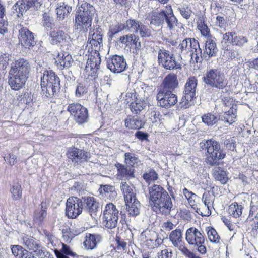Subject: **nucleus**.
<instances>
[{
  "instance_id": "09e8293b",
  "label": "nucleus",
  "mask_w": 258,
  "mask_h": 258,
  "mask_svg": "<svg viewBox=\"0 0 258 258\" xmlns=\"http://www.w3.org/2000/svg\"><path fill=\"white\" fill-rule=\"evenodd\" d=\"M207 235L209 240L212 243H219L220 237L215 229L212 227L207 228Z\"/></svg>"
},
{
  "instance_id": "6e6d98bb",
  "label": "nucleus",
  "mask_w": 258,
  "mask_h": 258,
  "mask_svg": "<svg viewBox=\"0 0 258 258\" xmlns=\"http://www.w3.org/2000/svg\"><path fill=\"white\" fill-rule=\"evenodd\" d=\"M235 32H228L224 34L223 36V41L222 44L223 47L226 48V44L229 43L233 45L234 35Z\"/></svg>"
},
{
  "instance_id": "e2e57ef3",
  "label": "nucleus",
  "mask_w": 258,
  "mask_h": 258,
  "mask_svg": "<svg viewBox=\"0 0 258 258\" xmlns=\"http://www.w3.org/2000/svg\"><path fill=\"white\" fill-rule=\"evenodd\" d=\"M178 10L182 16L186 19H188L192 14V12L190 8L188 7L179 8Z\"/></svg>"
},
{
  "instance_id": "680f3d73",
  "label": "nucleus",
  "mask_w": 258,
  "mask_h": 258,
  "mask_svg": "<svg viewBox=\"0 0 258 258\" xmlns=\"http://www.w3.org/2000/svg\"><path fill=\"white\" fill-rule=\"evenodd\" d=\"M215 25L220 28H224L226 26L227 21L226 17L217 16L214 21Z\"/></svg>"
},
{
  "instance_id": "4c0bfd02",
  "label": "nucleus",
  "mask_w": 258,
  "mask_h": 258,
  "mask_svg": "<svg viewBox=\"0 0 258 258\" xmlns=\"http://www.w3.org/2000/svg\"><path fill=\"white\" fill-rule=\"evenodd\" d=\"M144 123L138 118L127 117L125 120V126L130 129H139L143 127Z\"/></svg>"
},
{
  "instance_id": "b1692460",
  "label": "nucleus",
  "mask_w": 258,
  "mask_h": 258,
  "mask_svg": "<svg viewBox=\"0 0 258 258\" xmlns=\"http://www.w3.org/2000/svg\"><path fill=\"white\" fill-rule=\"evenodd\" d=\"M68 157L74 163L85 161L87 158V153L77 148H70L68 153Z\"/></svg>"
},
{
  "instance_id": "0e129e2a",
  "label": "nucleus",
  "mask_w": 258,
  "mask_h": 258,
  "mask_svg": "<svg viewBox=\"0 0 258 258\" xmlns=\"http://www.w3.org/2000/svg\"><path fill=\"white\" fill-rule=\"evenodd\" d=\"M87 92V89L85 85L82 83L78 85L76 90V96L80 97L84 95Z\"/></svg>"
},
{
  "instance_id": "f03ea898",
  "label": "nucleus",
  "mask_w": 258,
  "mask_h": 258,
  "mask_svg": "<svg viewBox=\"0 0 258 258\" xmlns=\"http://www.w3.org/2000/svg\"><path fill=\"white\" fill-rule=\"evenodd\" d=\"M185 240L189 245L196 247L200 253H206L205 237L202 231L195 227H190L186 231Z\"/></svg>"
},
{
  "instance_id": "5fc2aeb1",
  "label": "nucleus",
  "mask_w": 258,
  "mask_h": 258,
  "mask_svg": "<svg viewBox=\"0 0 258 258\" xmlns=\"http://www.w3.org/2000/svg\"><path fill=\"white\" fill-rule=\"evenodd\" d=\"M222 103L224 105V108H226L227 110H237L235 101L231 98L224 97L222 100Z\"/></svg>"
},
{
  "instance_id": "c03bdc74",
  "label": "nucleus",
  "mask_w": 258,
  "mask_h": 258,
  "mask_svg": "<svg viewBox=\"0 0 258 258\" xmlns=\"http://www.w3.org/2000/svg\"><path fill=\"white\" fill-rule=\"evenodd\" d=\"M223 110L224 111L223 118H222L223 120L229 124H231L235 121L237 113L236 109L227 110L226 108H223Z\"/></svg>"
},
{
  "instance_id": "4468645a",
  "label": "nucleus",
  "mask_w": 258,
  "mask_h": 258,
  "mask_svg": "<svg viewBox=\"0 0 258 258\" xmlns=\"http://www.w3.org/2000/svg\"><path fill=\"white\" fill-rule=\"evenodd\" d=\"M107 66L111 72L119 73L125 70L126 62L123 57L116 55L108 59Z\"/></svg>"
},
{
  "instance_id": "bf43d9fd",
  "label": "nucleus",
  "mask_w": 258,
  "mask_h": 258,
  "mask_svg": "<svg viewBox=\"0 0 258 258\" xmlns=\"http://www.w3.org/2000/svg\"><path fill=\"white\" fill-rule=\"evenodd\" d=\"M143 177L147 182L150 183L157 180L158 176L154 171H151L148 173H144Z\"/></svg>"
},
{
  "instance_id": "39448f33",
  "label": "nucleus",
  "mask_w": 258,
  "mask_h": 258,
  "mask_svg": "<svg viewBox=\"0 0 258 258\" xmlns=\"http://www.w3.org/2000/svg\"><path fill=\"white\" fill-rule=\"evenodd\" d=\"M119 211L112 203H109L106 205L103 215L102 223L108 229L115 228L118 223Z\"/></svg>"
},
{
  "instance_id": "8fccbe9b",
  "label": "nucleus",
  "mask_w": 258,
  "mask_h": 258,
  "mask_svg": "<svg viewBox=\"0 0 258 258\" xmlns=\"http://www.w3.org/2000/svg\"><path fill=\"white\" fill-rule=\"evenodd\" d=\"M23 243L28 249L33 251H34L38 245L33 237L28 236L23 238Z\"/></svg>"
},
{
  "instance_id": "bb28decb",
  "label": "nucleus",
  "mask_w": 258,
  "mask_h": 258,
  "mask_svg": "<svg viewBox=\"0 0 258 258\" xmlns=\"http://www.w3.org/2000/svg\"><path fill=\"white\" fill-rule=\"evenodd\" d=\"M126 209L128 215L132 216H136L140 213V203L136 198L135 200H130L125 201Z\"/></svg>"
},
{
  "instance_id": "49530a36",
  "label": "nucleus",
  "mask_w": 258,
  "mask_h": 258,
  "mask_svg": "<svg viewBox=\"0 0 258 258\" xmlns=\"http://www.w3.org/2000/svg\"><path fill=\"white\" fill-rule=\"evenodd\" d=\"M98 237H97L92 234H89L88 236H86V240L84 242V245L85 247L88 250H92L94 249L97 244L98 241H99Z\"/></svg>"
},
{
  "instance_id": "338daca9",
  "label": "nucleus",
  "mask_w": 258,
  "mask_h": 258,
  "mask_svg": "<svg viewBox=\"0 0 258 258\" xmlns=\"http://www.w3.org/2000/svg\"><path fill=\"white\" fill-rule=\"evenodd\" d=\"M21 188V186L18 184L15 185L13 186L11 192L13 197L15 199H18L21 197L22 192Z\"/></svg>"
},
{
  "instance_id": "cd10ccee",
  "label": "nucleus",
  "mask_w": 258,
  "mask_h": 258,
  "mask_svg": "<svg viewBox=\"0 0 258 258\" xmlns=\"http://www.w3.org/2000/svg\"><path fill=\"white\" fill-rule=\"evenodd\" d=\"M50 36L53 44L67 42L70 39V37L67 33L59 30L51 32Z\"/></svg>"
},
{
  "instance_id": "9b49d317",
  "label": "nucleus",
  "mask_w": 258,
  "mask_h": 258,
  "mask_svg": "<svg viewBox=\"0 0 258 258\" xmlns=\"http://www.w3.org/2000/svg\"><path fill=\"white\" fill-rule=\"evenodd\" d=\"M158 104L164 108H170L177 102V96L170 91H160L157 94Z\"/></svg>"
},
{
  "instance_id": "37998d69",
  "label": "nucleus",
  "mask_w": 258,
  "mask_h": 258,
  "mask_svg": "<svg viewBox=\"0 0 258 258\" xmlns=\"http://www.w3.org/2000/svg\"><path fill=\"white\" fill-rule=\"evenodd\" d=\"M214 200L215 195L213 191L205 192L203 195L202 201L208 210L213 207Z\"/></svg>"
},
{
  "instance_id": "7ed1b4c3",
  "label": "nucleus",
  "mask_w": 258,
  "mask_h": 258,
  "mask_svg": "<svg viewBox=\"0 0 258 258\" xmlns=\"http://www.w3.org/2000/svg\"><path fill=\"white\" fill-rule=\"evenodd\" d=\"M178 49L183 54L190 52L193 61L198 62L202 60V50L199 42L194 38H186L182 40L178 46Z\"/></svg>"
},
{
  "instance_id": "412c9836",
  "label": "nucleus",
  "mask_w": 258,
  "mask_h": 258,
  "mask_svg": "<svg viewBox=\"0 0 258 258\" xmlns=\"http://www.w3.org/2000/svg\"><path fill=\"white\" fill-rule=\"evenodd\" d=\"M55 63L60 69L68 68L73 62L71 55L68 52H61L54 54Z\"/></svg>"
},
{
  "instance_id": "864d4df0",
  "label": "nucleus",
  "mask_w": 258,
  "mask_h": 258,
  "mask_svg": "<svg viewBox=\"0 0 258 258\" xmlns=\"http://www.w3.org/2000/svg\"><path fill=\"white\" fill-rule=\"evenodd\" d=\"M183 194L188 201L190 206L195 208V201L198 198L197 196L185 188L183 189Z\"/></svg>"
},
{
  "instance_id": "c85d7f7f",
  "label": "nucleus",
  "mask_w": 258,
  "mask_h": 258,
  "mask_svg": "<svg viewBox=\"0 0 258 258\" xmlns=\"http://www.w3.org/2000/svg\"><path fill=\"white\" fill-rule=\"evenodd\" d=\"M56 10L58 19L63 20L71 12L72 7L63 2H59L57 4Z\"/></svg>"
},
{
  "instance_id": "3c124183",
  "label": "nucleus",
  "mask_w": 258,
  "mask_h": 258,
  "mask_svg": "<svg viewBox=\"0 0 258 258\" xmlns=\"http://www.w3.org/2000/svg\"><path fill=\"white\" fill-rule=\"evenodd\" d=\"M202 119L203 122L209 126H212L217 122V117L211 113L203 115Z\"/></svg>"
},
{
  "instance_id": "774afa93",
  "label": "nucleus",
  "mask_w": 258,
  "mask_h": 258,
  "mask_svg": "<svg viewBox=\"0 0 258 258\" xmlns=\"http://www.w3.org/2000/svg\"><path fill=\"white\" fill-rule=\"evenodd\" d=\"M12 252L13 254L15 256H20L22 255L24 251H26L24 250L23 248L20 245H13L11 248Z\"/></svg>"
},
{
  "instance_id": "f3484780",
  "label": "nucleus",
  "mask_w": 258,
  "mask_h": 258,
  "mask_svg": "<svg viewBox=\"0 0 258 258\" xmlns=\"http://www.w3.org/2000/svg\"><path fill=\"white\" fill-rule=\"evenodd\" d=\"M103 33L101 29L97 28L90 31L88 42L92 48V51L98 52L102 46Z\"/></svg>"
},
{
  "instance_id": "6e6552de",
  "label": "nucleus",
  "mask_w": 258,
  "mask_h": 258,
  "mask_svg": "<svg viewBox=\"0 0 258 258\" xmlns=\"http://www.w3.org/2000/svg\"><path fill=\"white\" fill-rule=\"evenodd\" d=\"M158 62L167 70H173L180 68V63L176 61L173 54L164 48L160 49L158 52Z\"/></svg>"
},
{
  "instance_id": "13d9d810",
  "label": "nucleus",
  "mask_w": 258,
  "mask_h": 258,
  "mask_svg": "<svg viewBox=\"0 0 258 258\" xmlns=\"http://www.w3.org/2000/svg\"><path fill=\"white\" fill-rule=\"evenodd\" d=\"M140 36L142 37H148L151 35V30L141 23L138 29Z\"/></svg>"
},
{
  "instance_id": "f257e3e1",
  "label": "nucleus",
  "mask_w": 258,
  "mask_h": 258,
  "mask_svg": "<svg viewBox=\"0 0 258 258\" xmlns=\"http://www.w3.org/2000/svg\"><path fill=\"white\" fill-rule=\"evenodd\" d=\"M41 79L42 92L47 97L53 95L59 89V78L52 70L44 71Z\"/></svg>"
},
{
  "instance_id": "4be33fe9",
  "label": "nucleus",
  "mask_w": 258,
  "mask_h": 258,
  "mask_svg": "<svg viewBox=\"0 0 258 258\" xmlns=\"http://www.w3.org/2000/svg\"><path fill=\"white\" fill-rule=\"evenodd\" d=\"M169 239L172 245L180 251L186 247L183 240L182 231L180 229H176L171 231L169 235Z\"/></svg>"
},
{
  "instance_id": "1a4fd4ad",
  "label": "nucleus",
  "mask_w": 258,
  "mask_h": 258,
  "mask_svg": "<svg viewBox=\"0 0 258 258\" xmlns=\"http://www.w3.org/2000/svg\"><path fill=\"white\" fill-rule=\"evenodd\" d=\"M67 110L74 116L75 120L79 124L87 121L88 112L87 109L79 103H72L69 105Z\"/></svg>"
},
{
  "instance_id": "a878e982",
  "label": "nucleus",
  "mask_w": 258,
  "mask_h": 258,
  "mask_svg": "<svg viewBox=\"0 0 258 258\" xmlns=\"http://www.w3.org/2000/svg\"><path fill=\"white\" fill-rule=\"evenodd\" d=\"M197 28L201 35L204 37L209 38L210 36V30L208 26L206 18L203 15L198 16L196 18Z\"/></svg>"
},
{
  "instance_id": "c756f323",
  "label": "nucleus",
  "mask_w": 258,
  "mask_h": 258,
  "mask_svg": "<svg viewBox=\"0 0 258 258\" xmlns=\"http://www.w3.org/2000/svg\"><path fill=\"white\" fill-rule=\"evenodd\" d=\"M163 85L164 88L174 89L178 86V82L176 74L171 73L164 78Z\"/></svg>"
},
{
  "instance_id": "58836bf2",
  "label": "nucleus",
  "mask_w": 258,
  "mask_h": 258,
  "mask_svg": "<svg viewBox=\"0 0 258 258\" xmlns=\"http://www.w3.org/2000/svg\"><path fill=\"white\" fill-rule=\"evenodd\" d=\"M99 191L105 197L109 198L110 200L115 198L117 193L115 190V187L113 186L105 185L100 187Z\"/></svg>"
},
{
  "instance_id": "dca6fc26",
  "label": "nucleus",
  "mask_w": 258,
  "mask_h": 258,
  "mask_svg": "<svg viewBox=\"0 0 258 258\" xmlns=\"http://www.w3.org/2000/svg\"><path fill=\"white\" fill-rule=\"evenodd\" d=\"M197 84L198 81L195 77H190L187 79L184 90V97L187 103L195 97Z\"/></svg>"
},
{
  "instance_id": "393cba45",
  "label": "nucleus",
  "mask_w": 258,
  "mask_h": 258,
  "mask_svg": "<svg viewBox=\"0 0 258 258\" xmlns=\"http://www.w3.org/2000/svg\"><path fill=\"white\" fill-rule=\"evenodd\" d=\"M117 176L120 180H126L134 177L135 170L132 167L118 164Z\"/></svg>"
},
{
  "instance_id": "7c9ffc66",
  "label": "nucleus",
  "mask_w": 258,
  "mask_h": 258,
  "mask_svg": "<svg viewBox=\"0 0 258 258\" xmlns=\"http://www.w3.org/2000/svg\"><path fill=\"white\" fill-rule=\"evenodd\" d=\"M121 190L124 196L125 201L130 200H135L136 198V194L134 191L133 186H130L125 182H122L120 186Z\"/></svg>"
},
{
  "instance_id": "9d476101",
  "label": "nucleus",
  "mask_w": 258,
  "mask_h": 258,
  "mask_svg": "<svg viewBox=\"0 0 258 258\" xmlns=\"http://www.w3.org/2000/svg\"><path fill=\"white\" fill-rule=\"evenodd\" d=\"M82 201L75 197L69 198L66 202V214L71 218H75L82 212Z\"/></svg>"
},
{
  "instance_id": "f8f14e48",
  "label": "nucleus",
  "mask_w": 258,
  "mask_h": 258,
  "mask_svg": "<svg viewBox=\"0 0 258 258\" xmlns=\"http://www.w3.org/2000/svg\"><path fill=\"white\" fill-rule=\"evenodd\" d=\"M8 83L13 90H19L25 85L28 76L14 71H9Z\"/></svg>"
},
{
  "instance_id": "69168bd1",
  "label": "nucleus",
  "mask_w": 258,
  "mask_h": 258,
  "mask_svg": "<svg viewBox=\"0 0 258 258\" xmlns=\"http://www.w3.org/2000/svg\"><path fill=\"white\" fill-rule=\"evenodd\" d=\"M134 37V34H127L121 36L119 39L120 42L126 46L132 45V41Z\"/></svg>"
},
{
  "instance_id": "72a5a7b5",
  "label": "nucleus",
  "mask_w": 258,
  "mask_h": 258,
  "mask_svg": "<svg viewBox=\"0 0 258 258\" xmlns=\"http://www.w3.org/2000/svg\"><path fill=\"white\" fill-rule=\"evenodd\" d=\"M86 207L90 216L94 218L96 215V212L98 210V203L96 202L95 198L91 197H87L85 199Z\"/></svg>"
},
{
  "instance_id": "052dcab7",
  "label": "nucleus",
  "mask_w": 258,
  "mask_h": 258,
  "mask_svg": "<svg viewBox=\"0 0 258 258\" xmlns=\"http://www.w3.org/2000/svg\"><path fill=\"white\" fill-rule=\"evenodd\" d=\"M246 42L247 39L246 37L241 35H237L235 33H234L233 45L241 46Z\"/></svg>"
},
{
  "instance_id": "a18cd8bd",
  "label": "nucleus",
  "mask_w": 258,
  "mask_h": 258,
  "mask_svg": "<svg viewBox=\"0 0 258 258\" xmlns=\"http://www.w3.org/2000/svg\"><path fill=\"white\" fill-rule=\"evenodd\" d=\"M146 106L147 103L145 101L137 98L130 104V108L133 112L137 114L146 107Z\"/></svg>"
},
{
  "instance_id": "aec40b11",
  "label": "nucleus",
  "mask_w": 258,
  "mask_h": 258,
  "mask_svg": "<svg viewBox=\"0 0 258 258\" xmlns=\"http://www.w3.org/2000/svg\"><path fill=\"white\" fill-rule=\"evenodd\" d=\"M30 70V66L29 61L23 58H19L12 62L10 70L28 76Z\"/></svg>"
},
{
  "instance_id": "de8ad7c7",
  "label": "nucleus",
  "mask_w": 258,
  "mask_h": 258,
  "mask_svg": "<svg viewBox=\"0 0 258 258\" xmlns=\"http://www.w3.org/2000/svg\"><path fill=\"white\" fill-rule=\"evenodd\" d=\"M158 258H171L172 252L166 245L157 247Z\"/></svg>"
},
{
  "instance_id": "473e14b6",
  "label": "nucleus",
  "mask_w": 258,
  "mask_h": 258,
  "mask_svg": "<svg viewBox=\"0 0 258 258\" xmlns=\"http://www.w3.org/2000/svg\"><path fill=\"white\" fill-rule=\"evenodd\" d=\"M95 12V9L93 6L87 3H84L79 7L77 13L89 17L91 19H92Z\"/></svg>"
},
{
  "instance_id": "4d7b16f0",
  "label": "nucleus",
  "mask_w": 258,
  "mask_h": 258,
  "mask_svg": "<svg viewBox=\"0 0 258 258\" xmlns=\"http://www.w3.org/2000/svg\"><path fill=\"white\" fill-rule=\"evenodd\" d=\"M137 98V97L136 92L134 90L128 91L124 96H123V100H124V103L126 104L129 103L131 104V103L133 102Z\"/></svg>"
},
{
  "instance_id": "2eb2a0df",
  "label": "nucleus",
  "mask_w": 258,
  "mask_h": 258,
  "mask_svg": "<svg viewBox=\"0 0 258 258\" xmlns=\"http://www.w3.org/2000/svg\"><path fill=\"white\" fill-rule=\"evenodd\" d=\"M149 205L152 207L168 194V192L159 185L154 184L149 188Z\"/></svg>"
},
{
  "instance_id": "e433bc0d",
  "label": "nucleus",
  "mask_w": 258,
  "mask_h": 258,
  "mask_svg": "<svg viewBox=\"0 0 258 258\" xmlns=\"http://www.w3.org/2000/svg\"><path fill=\"white\" fill-rule=\"evenodd\" d=\"M213 174L214 178L222 184H225L228 180L226 171L221 167H216L214 169Z\"/></svg>"
},
{
  "instance_id": "ea45409f",
  "label": "nucleus",
  "mask_w": 258,
  "mask_h": 258,
  "mask_svg": "<svg viewBox=\"0 0 258 258\" xmlns=\"http://www.w3.org/2000/svg\"><path fill=\"white\" fill-rule=\"evenodd\" d=\"M243 206L236 202L232 203L228 207L229 214L234 218H238L242 213Z\"/></svg>"
},
{
  "instance_id": "20e7f679",
  "label": "nucleus",
  "mask_w": 258,
  "mask_h": 258,
  "mask_svg": "<svg viewBox=\"0 0 258 258\" xmlns=\"http://www.w3.org/2000/svg\"><path fill=\"white\" fill-rule=\"evenodd\" d=\"M207 150V162L210 165L216 164L220 159L224 158L225 153L221 149L218 142L215 140H207L204 143Z\"/></svg>"
},
{
  "instance_id": "603ef678",
  "label": "nucleus",
  "mask_w": 258,
  "mask_h": 258,
  "mask_svg": "<svg viewBox=\"0 0 258 258\" xmlns=\"http://www.w3.org/2000/svg\"><path fill=\"white\" fill-rule=\"evenodd\" d=\"M141 22L134 19H129L126 21L125 24V29H130L131 31H134L138 32V29L140 27Z\"/></svg>"
},
{
  "instance_id": "2f4dec72",
  "label": "nucleus",
  "mask_w": 258,
  "mask_h": 258,
  "mask_svg": "<svg viewBox=\"0 0 258 258\" xmlns=\"http://www.w3.org/2000/svg\"><path fill=\"white\" fill-rule=\"evenodd\" d=\"M167 13L165 21L167 26L170 30H174L177 25V19L173 15L171 6H167Z\"/></svg>"
},
{
  "instance_id": "a19ab883",
  "label": "nucleus",
  "mask_w": 258,
  "mask_h": 258,
  "mask_svg": "<svg viewBox=\"0 0 258 258\" xmlns=\"http://www.w3.org/2000/svg\"><path fill=\"white\" fill-rule=\"evenodd\" d=\"M124 158V162L128 166L134 167L138 165L140 163V161L138 159V157L134 153H125Z\"/></svg>"
},
{
  "instance_id": "c9c22d12",
  "label": "nucleus",
  "mask_w": 258,
  "mask_h": 258,
  "mask_svg": "<svg viewBox=\"0 0 258 258\" xmlns=\"http://www.w3.org/2000/svg\"><path fill=\"white\" fill-rule=\"evenodd\" d=\"M218 51L215 41L211 38H208L205 43L204 53L209 57L214 56Z\"/></svg>"
},
{
  "instance_id": "a211bd4d",
  "label": "nucleus",
  "mask_w": 258,
  "mask_h": 258,
  "mask_svg": "<svg viewBox=\"0 0 258 258\" xmlns=\"http://www.w3.org/2000/svg\"><path fill=\"white\" fill-rule=\"evenodd\" d=\"M172 207L171 199L168 194L164 198L154 204L151 208L155 212H159L162 214L167 215L170 213Z\"/></svg>"
},
{
  "instance_id": "79ce46f5",
  "label": "nucleus",
  "mask_w": 258,
  "mask_h": 258,
  "mask_svg": "<svg viewBox=\"0 0 258 258\" xmlns=\"http://www.w3.org/2000/svg\"><path fill=\"white\" fill-rule=\"evenodd\" d=\"M124 29H125L124 24L116 22L109 26L108 35L110 38L112 39L114 35Z\"/></svg>"
},
{
  "instance_id": "ddd939ff",
  "label": "nucleus",
  "mask_w": 258,
  "mask_h": 258,
  "mask_svg": "<svg viewBox=\"0 0 258 258\" xmlns=\"http://www.w3.org/2000/svg\"><path fill=\"white\" fill-rule=\"evenodd\" d=\"M40 6V0H20L14 8L17 13V16L20 17L29 8L33 7L35 9H38Z\"/></svg>"
},
{
  "instance_id": "5701e85b",
  "label": "nucleus",
  "mask_w": 258,
  "mask_h": 258,
  "mask_svg": "<svg viewBox=\"0 0 258 258\" xmlns=\"http://www.w3.org/2000/svg\"><path fill=\"white\" fill-rule=\"evenodd\" d=\"M92 20L89 17L77 13L75 17V27L80 31L86 32L91 27Z\"/></svg>"
},
{
  "instance_id": "0eeeda50",
  "label": "nucleus",
  "mask_w": 258,
  "mask_h": 258,
  "mask_svg": "<svg viewBox=\"0 0 258 258\" xmlns=\"http://www.w3.org/2000/svg\"><path fill=\"white\" fill-rule=\"evenodd\" d=\"M100 63L101 58L98 52L94 51L92 54H90L84 70V76L88 78L90 77L91 79H95Z\"/></svg>"
},
{
  "instance_id": "6ab92c4d",
  "label": "nucleus",
  "mask_w": 258,
  "mask_h": 258,
  "mask_svg": "<svg viewBox=\"0 0 258 258\" xmlns=\"http://www.w3.org/2000/svg\"><path fill=\"white\" fill-rule=\"evenodd\" d=\"M32 33L27 28L23 27L19 30V40L20 44L25 48H29L35 44Z\"/></svg>"
},
{
  "instance_id": "f704fd0d",
  "label": "nucleus",
  "mask_w": 258,
  "mask_h": 258,
  "mask_svg": "<svg viewBox=\"0 0 258 258\" xmlns=\"http://www.w3.org/2000/svg\"><path fill=\"white\" fill-rule=\"evenodd\" d=\"M167 13L166 8L159 13L153 12L152 14L150 23L159 26L164 23Z\"/></svg>"
},
{
  "instance_id": "423d86ee",
  "label": "nucleus",
  "mask_w": 258,
  "mask_h": 258,
  "mask_svg": "<svg viewBox=\"0 0 258 258\" xmlns=\"http://www.w3.org/2000/svg\"><path fill=\"white\" fill-rule=\"evenodd\" d=\"M203 79L207 85L219 89H223L227 85L224 74L217 69L208 71Z\"/></svg>"
}]
</instances>
